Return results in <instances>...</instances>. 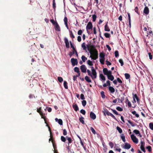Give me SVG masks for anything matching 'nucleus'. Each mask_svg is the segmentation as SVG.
Listing matches in <instances>:
<instances>
[{"mask_svg": "<svg viewBox=\"0 0 153 153\" xmlns=\"http://www.w3.org/2000/svg\"><path fill=\"white\" fill-rule=\"evenodd\" d=\"M87 49L90 53V57L92 59L96 60L98 58V51L96 48H87Z\"/></svg>", "mask_w": 153, "mask_h": 153, "instance_id": "f257e3e1", "label": "nucleus"}, {"mask_svg": "<svg viewBox=\"0 0 153 153\" xmlns=\"http://www.w3.org/2000/svg\"><path fill=\"white\" fill-rule=\"evenodd\" d=\"M91 68L92 71L91 73L88 69L87 70V72L88 75L90 76L93 80H94L97 77V73L93 66H91Z\"/></svg>", "mask_w": 153, "mask_h": 153, "instance_id": "f03ea898", "label": "nucleus"}, {"mask_svg": "<svg viewBox=\"0 0 153 153\" xmlns=\"http://www.w3.org/2000/svg\"><path fill=\"white\" fill-rule=\"evenodd\" d=\"M103 72L104 75L107 76L108 79L112 81L114 79L113 75H112V72L111 71H108L107 68L103 69Z\"/></svg>", "mask_w": 153, "mask_h": 153, "instance_id": "7ed1b4c3", "label": "nucleus"}, {"mask_svg": "<svg viewBox=\"0 0 153 153\" xmlns=\"http://www.w3.org/2000/svg\"><path fill=\"white\" fill-rule=\"evenodd\" d=\"M64 41L66 48H69L70 44L71 48H74L73 44L72 43L71 41L69 42L67 38L65 37L64 38Z\"/></svg>", "mask_w": 153, "mask_h": 153, "instance_id": "20e7f679", "label": "nucleus"}, {"mask_svg": "<svg viewBox=\"0 0 153 153\" xmlns=\"http://www.w3.org/2000/svg\"><path fill=\"white\" fill-rule=\"evenodd\" d=\"M153 35V32L151 30V28L150 27H148V30L146 32V33L144 34L143 35V36L145 37L146 36V38L148 37V38H149V36H152Z\"/></svg>", "mask_w": 153, "mask_h": 153, "instance_id": "39448f33", "label": "nucleus"}, {"mask_svg": "<svg viewBox=\"0 0 153 153\" xmlns=\"http://www.w3.org/2000/svg\"><path fill=\"white\" fill-rule=\"evenodd\" d=\"M92 27L93 25L92 23L91 22H89L87 24V25L86 27V30L87 31V32L88 33V34H91L92 33V31H91V32H90L88 31V30H89L91 29L92 30Z\"/></svg>", "mask_w": 153, "mask_h": 153, "instance_id": "423d86ee", "label": "nucleus"}, {"mask_svg": "<svg viewBox=\"0 0 153 153\" xmlns=\"http://www.w3.org/2000/svg\"><path fill=\"white\" fill-rule=\"evenodd\" d=\"M131 140L134 143L136 144L138 143V139L134 134H131Z\"/></svg>", "mask_w": 153, "mask_h": 153, "instance_id": "0eeeda50", "label": "nucleus"}, {"mask_svg": "<svg viewBox=\"0 0 153 153\" xmlns=\"http://www.w3.org/2000/svg\"><path fill=\"white\" fill-rule=\"evenodd\" d=\"M71 62L72 63V65L73 66L78 64V61L77 59L72 58L71 59Z\"/></svg>", "mask_w": 153, "mask_h": 153, "instance_id": "6e6552de", "label": "nucleus"}, {"mask_svg": "<svg viewBox=\"0 0 153 153\" xmlns=\"http://www.w3.org/2000/svg\"><path fill=\"white\" fill-rule=\"evenodd\" d=\"M55 30L58 31H60L61 30L57 22H56V24L54 25Z\"/></svg>", "mask_w": 153, "mask_h": 153, "instance_id": "1a4fd4ad", "label": "nucleus"}, {"mask_svg": "<svg viewBox=\"0 0 153 153\" xmlns=\"http://www.w3.org/2000/svg\"><path fill=\"white\" fill-rule=\"evenodd\" d=\"M73 50L72 51L70 52L69 53V55L70 56V57H71V56L75 53H76V54L77 55V56H78V54L77 52V51L76 50V48H73Z\"/></svg>", "mask_w": 153, "mask_h": 153, "instance_id": "9d476101", "label": "nucleus"}, {"mask_svg": "<svg viewBox=\"0 0 153 153\" xmlns=\"http://www.w3.org/2000/svg\"><path fill=\"white\" fill-rule=\"evenodd\" d=\"M80 69L81 71L83 73L86 72L87 68L85 65H82L80 66Z\"/></svg>", "mask_w": 153, "mask_h": 153, "instance_id": "9b49d317", "label": "nucleus"}, {"mask_svg": "<svg viewBox=\"0 0 153 153\" xmlns=\"http://www.w3.org/2000/svg\"><path fill=\"white\" fill-rule=\"evenodd\" d=\"M149 50L147 49V51L148 52L149 58L150 60L152 59V55L151 52H152L151 48H149Z\"/></svg>", "mask_w": 153, "mask_h": 153, "instance_id": "f8f14e48", "label": "nucleus"}, {"mask_svg": "<svg viewBox=\"0 0 153 153\" xmlns=\"http://www.w3.org/2000/svg\"><path fill=\"white\" fill-rule=\"evenodd\" d=\"M90 117L93 120H95L96 118V115L92 111H91L90 114Z\"/></svg>", "mask_w": 153, "mask_h": 153, "instance_id": "ddd939ff", "label": "nucleus"}, {"mask_svg": "<svg viewBox=\"0 0 153 153\" xmlns=\"http://www.w3.org/2000/svg\"><path fill=\"white\" fill-rule=\"evenodd\" d=\"M64 21L65 23V26L67 27V29H69V27L68 25V19L65 16L64 19Z\"/></svg>", "mask_w": 153, "mask_h": 153, "instance_id": "4468645a", "label": "nucleus"}, {"mask_svg": "<svg viewBox=\"0 0 153 153\" xmlns=\"http://www.w3.org/2000/svg\"><path fill=\"white\" fill-rule=\"evenodd\" d=\"M72 107L75 111H76L79 110V108L76 104L74 103L73 104Z\"/></svg>", "mask_w": 153, "mask_h": 153, "instance_id": "2eb2a0df", "label": "nucleus"}, {"mask_svg": "<svg viewBox=\"0 0 153 153\" xmlns=\"http://www.w3.org/2000/svg\"><path fill=\"white\" fill-rule=\"evenodd\" d=\"M149 12V8L147 7H145L143 10V13L146 14H148Z\"/></svg>", "mask_w": 153, "mask_h": 153, "instance_id": "dca6fc26", "label": "nucleus"}, {"mask_svg": "<svg viewBox=\"0 0 153 153\" xmlns=\"http://www.w3.org/2000/svg\"><path fill=\"white\" fill-rule=\"evenodd\" d=\"M131 146L130 144L127 143H125L124 148L125 149H129L131 148Z\"/></svg>", "mask_w": 153, "mask_h": 153, "instance_id": "f3484780", "label": "nucleus"}, {"mask_svg": "<svg viewBox=\"0 0 153 153\" xmlns=\"http://www.w3.org/2000/svg\"><path fill=\"white\" fill-rule=\"evenodd\" d=\"M108 22H107L104 26V30L106 31H110V29L108 25Z\"/></svg>", "mask_w": 153, "mask_h": 153, "instance_id": "a211bd4d", "label": "nucleus"}, {"mask_svg": "<svg viewBox=\"0 0 153 153\" xmlns=\"http://www.w3.org/2000/svg\"><path fill=\"white\" fill-rule=\"evenodd\" d=\"M87 48H95L91 42H90L89 43H88L87 45Z\"/></svg>", "mask_w": 153, "mask_h": 153, "instance_id": "6ab92c4d", "label": "nucleus"}, {"mask_svg": "<svg viewBox=\"0 0 153 153\" xmlns=\"http://www.w3.org/2000/svg\"><path fill=\"white\" fill-rule=\"evenodd\" d=\"M109 91L111 93H113L115 92V89L111 86H109L108 88Z\"/></svg>", "mask_w": 153, "mask_h": 153, "instance_id": "aec40b11", "label": "nucleus"}, {"mask_svg": "<svg viewBox=\"0 0 153 153\" xmlns=\"http://www.w3.org/2000/svg\"><path fill=\"white\" fill-rule=\"evenodd\" d=\"M132 95H133V98L134 99H136L137 100V102L139 101L140 100L139 98L137 97V96L136 94H134V93H133Z\"/></svg>", "mask_w": 153, "mask_h": 153, "instance_id": "412c9836", "label": "nucleus"}, {"mask_svg": "<svg viewBox=\"0 0 153 153\" xmlns=\"http://www.w3.org/2000/svg\"><path fill=\"white\" fill-rule=\"evenodd\" d=\"M85 79L88 82H91V81L90 78L88 76H86L85 77Z\"/></svg>", "mask_w": 153, "mask_h": 153, "instance_id": "4be33fe9", "label": "nucleus"}, {"mask_svg": "<svg viewBox=\"0 0 153 153\" xmlns=\"http://www.w3.org/2000/svg\"><path fill=\"white\" fill-rule=\"evenodd\" d=\"M42 110V108L41 107H40L38 109H37V111L39 113L40 115H42L43 114V113L41 111Z\"/></svg>", "mask_w": 153, "mask_h": 153, "instance_id": "5701e85b", "label": "nucleus"}, {"mask_svg": "<svg viewBox=\"0 0 153 153\" xmlns=\"http://www.w3.org/2000/svg\"><path fill=\"white\" fill-rule=\"evenodd\" d=\"M69 33L70 37L72 39V40H73V39L75 38V36L72 31L71 30V31H70Z\"/></svg>", "mask_w": 153, "mask_h": 153, "instance_id": "b1692460", "label": "nucleus"}, {"mask_svg": "<svg viewBox=\"0 0 153 153\" xmlns=\"http://www.w3.org/2000/svg\"><path fill=\"white\" fill-rule=\"evenodd\" d=\"M63 85L65 88L66 89L68 88V87L67 85V83L66 81H64L63 83Z\"/></svg>", "mask_w": 153, "mask_h": 153, "instance_id": "393cba45", "label": "nucleus"}, {"mask_svg": "<svg viewBox=\"0 0 153 153\" xmlns=\"http://www.w3.org/2000/svg\"><path fill=\"white\" fill-rule=\"evenodd\" d=\"M105 54L103 53H101L100 54V58H105Z\"/></svg>", "mask_w": 153, "mask_h": 153, "instance_id": "a878e982", "label": "nucleus"}, {"mask_svg": "<svg viewBox=\"0 0 153 153\" xmlns=\"http://www.w3.org/2000/svg\"><path fill=\"white\" fill-rule=\"evenodd\" d=\"M66 138L67 140H68L69 143H72V140L71 138L70 137H69L67 136L66 137Z\"/></svg>", "mask_w": 153, "mask_h": 153, "instance_id": "bb28decb", "label": "nucleus"}, {"mask_svg": "<svg viewBox=\"0 0 153 153\" xmlns=\"http://www.w3.org/2000/svg\"><path fill=\"white\" fill-rule=\"evenodd\" d=\"M136 112L135 111H132L131 113L134 115H135V116L137 117L138 118L139 117V114H136Z\"/></svg>", "mask_w": 153, "mask_h": 153, "instance_id": "cd10ccee", "label": "nucleus"}, {"mask_svg": "<svg viewBox=\"0 0 153 153\" xmlns=\"http://www.w3.org/2000/svg\"><path fill=\"white\" fill-rule=\"evenodd\" d=\"M84 117H80L79 118V120L80 122L82 124H85V122L84 120Z\"/></svg>", "mask_w": 153, "mask_h": 153, "instance_id": "c85d7f7f", "label": "nucleus"}, {"mask_svg": "<svg viewBox=\"0 0 153 153\" xmlns=\"http://www.w3.org/2000/svg\"><path fill=\"white\" fill-rule=\"evenodd\" d=\"M100 76L102 80H103V81H105V77L102 74H100Z\"/></svg>", "mask_w": 153, "mask_h": 153, "instance_id": "c756f323", "label": "nucleus"}, {"mask_svg": "<svg viewBox=\"0 0 153 153\" xmlns=\"http://www.w3.org/2000/svg\"><path fill=\"white\" fill-rule=\"evenodd\" d=\"M125 78L126 79H129L130 78V75L128 73H126L125 74Z\"/></svg>", "mask_w": 153, "mask_h": 153, "instance_id": "7c9ffc66", "label": "nucleus"}, {"mask_svg": "<svg viewBox=\"0 0 153 153\" xmlns=\"http://www.w3.org/2000/svg\"><path fill=\"white\" fill-rule=\"evenodd\" d=\"M53 7L54 10H55L56 7V4L55 2V0H53Z\"/></svg>", "mask_w": 153, "mask_h": 153, "instance_id": "2f4dec72", "label": "nucleus"}, {"mask_svg": "<svg viewBox=\"0 0 153 153\" xmlns=\"http://www.w3.org/2000/svg\"><path fill=\"white\" fill-rule=\"evenodd\" d=\"M105 58H100V63L104 65V61H105Z\"/></svg>", "mask_w": 153, "mask_h": 153, "instance_id": "473e14b6", "label": "nucleus"}, {"mask_svg": "<svg viewBox=\"0 0 153 153\" xmlns=\"http://www.w3.org/2000/svg\"><path fill=\"white\" fill-rule=\"evenodd\" d=\"M87 64L90 66H92L93 65V64L92 63V62L90 60H88L87 61Z\"/></svg>", "mask_w": 153, "mask_h": 153, "instance_id": "72a5a7b5", "label": "nucleus"}, {"mask_svg": "<svg viewBox=\"0 0 153 153\" xmlns=\"http://www.w3.org/2000/svg\"><path fill=\"white\" fill-rule=\"evenodd\" d=\"M104 35L107 38H109L110 36V34L109 33H105L104 34Z\"/></svg>", "mask_w": 153, "mask_h": 153, "instance_id": "f704fd0d", "label": "nucleus"}, {"mask_svg": "<svg viewBox=\"0 0 153 153\" xmlns=\"http://www.w3.org/2000/svg\"><path fill=\"white\" fill-rule=\"evenodd\" d=\"M121 138L124 142H126L125 136L123 134H122L121 136Z\"/></svg>", "mask_w": 153, "mask_h": 153, "instance_id": "c9c22d12", "label": "nucleus"}, {"mask_svg": "<svg viewBox=\"0 0 153 153\" xmlns=\"http://www.w3.org/2000/svg\"><path fill=\"white\" fill-rule=\"evenodd\" d=\"M81 59L82 61L84 62L87 59V58L84 55L82 56Z\"/></svg>", "mask_w": 153, "mask_h": 153, "instance_id": "e433bc0d", "label": "nucleus"}, {"mask_svg": "<svg viewBox=\"0 0 153 153\" xmlns=\"http://www.w3.org/2000/svg\"><path fill=\"white\" fill-rule=\"evenodd\" d=\"M117 129L120 133H121L122 132V130L119 126L117 127Z\"/></svg>", "mask_w": 153, "mask_h": 153, "instance_id": "4c0bfd02", "label": "nucleus"}, {"mask_svg": "<svg viewBox=\"0 0 153 153\" xmlns=\"http://www.w3.org/2000/svg\"><path fill=\"white\" fill-rule=\"evenodd\" d=\"M61 141L64 142H65L66 141V138L63 136H61Z\"/></svg>", "mask_w": 153, "mask_h": 153, "instance_id": "58836bf2", "label": "nucleus"}, {"mask_svg": "<svg viewBox=\"0 0 153 153\" xmlns=\"http://www.w3.org/2000/svg\"><path fill=\"white\" fill-rule=\"evenodd\" d=\"M143 33L144 35V34L146 33V32L148 30V29L146 27H145L143 28Z\"/></svg>", "mask_w": 153, "mask_h": 153, "instance_id": "ea45409f", "label": "nucleus"}, {"mask_svg": "<svg viewBox=\"0 0 153 153\" xmlns=\"http://www.w3.org/2000/svg\"><path fill=\"white\" fill-rule=\"evenodd\" d=\"M140 144H141L140 148H142L144 147L145 145V142H143V141L141 140L140 142Z\"/></svg>", "mask_w": 153, "mask_h": 153, "instance_id": "a19ab883", "label": "nucleus"}, {"mask_svg": "<svg viewBox=\"0 0 153 153\" xmlns=\"http://www.w3.org/2000/svg\"><path fill=\"white\" fill-rule=\"evenodd\" d=\"M97 18V16L95 14H94L92 15L93 21L94 22L95 21L96 19Z\"/></svg>", "mask_w": 153, "mask_h": 153, "instance_id": "79ce46f5", "label": "nucleus"}, {"mask_svg": "<svg viewBox=\"0 0 153 153\" xmlns=\"http://www.w3.org/2000/svg\"><path fill=\"white\" fill-rule=\"evenodd\" d=\"M74 71L77 73H79L80 72L79 68L77 67H75L74 68Z\"/></svg>", "mask_w": 153, "mask_h": 153, "instance_id": "37998d69", "label": "nucleus"}, {"mask_svg": "<svg viewBox=\"0 0 153 153\" xmlns=\"http://www.w3.org/2000/svg\"><path fill=\"white\" fill-rule=\"evenodd\" d=\"M111 111H112L115 114L118 115H120V114H119L115 110H113L112 109H111Z\"/></svg>", "mask_w": 153, "mask_h": 153, "instance_id": "c03bdc74", "label": "nucleus"}, {"mask_svg": "<svg viewBox=\"0 0 153 153\" xmlns=\"http://www.w3.org/2000/svg\"><path fill=\"white\" fill-rule=\"evenodd\" d=\"M149 127L152 130H153V123H150L149 124Z\"/></svg>", "mask_w": 153, "mask_h": 153, "instance_id": "a18cd8bd", "label": "nucleus"}, {"mask_svg": "<svg viewBox=\"0 0 153 153\" xmlns=\"http://www.w3.org/2000/svg\"><path fill=\"white\" fill-rule=\"evenodd\" d=\"M134 10L135 11L137 14H138V15H140V13L139 12H138V7H135L134 9Z\"/></svg>", "mask_w": 153, "mask_h": 153, "instance_id": "49530a36", "label": "nucleus"}, {"mask_svg": "<svg viewBox=\"0 0 153 153\" xmlns=\"http://www.w3.org/2000/svg\"><path fill=\"white\" fill-rule=\"evenodd\" d=\"M52 144H53V148L54 149L56 150V145L55 141L53 142Z\"/></svg>", "mask_w": 153, "mask_h": 153, "instance_id": "de8ad7c7", "label": "nucleus"}, {"mask_svg": "<svg viewBox=\"0 0 153 153\" xmlns=\"http://www.w3.org/2000/svg\"><path fill=\"white\" fill-rule=\"evenodd\" d=\"M80 143L81 144V145L84 148V149L85 150H86V148L84 146L83 143V142L82 140H81V141H80Z\"/></svg>", "mask_w": 153, "mask_h": 153, "instance_id": "09e8293b", "label": "nucleus"}, {"mask_svg": "<svg viewBox=\"0 0 153 153\" xmlns=\"http://www.w3.org/2000/svg\"><path fill=\"white\" fill-rule=\"evenodd\" d=\"M101 97L102 98H105V93L104 91H102L101 92Z\"/></svg>", "mask_w": 153, "mask_h": 153, "instance_id": "8fccbe9b", "label": "nucleus"}, {"mask_svg": "<svg viewBox=\"0 0 153 153\" xmlns=\"http://www.w3.org/2000/svg\"><path fill=\"white\" fill-rule=\"evenodd\" d=\"M58 80L60 82H62L63 81L62 78L61 77H58Z\"/></svg>", "mask_w": 153, "mask_h": 153, "instance_id": "3c124183", "label": "nucleus"}, {"mask_svg": "<svg viewBox=\"0 0 153 153\" xmlns=\"http://www.w3.org/2000/svg\"><path fill=\"white\" fill-rule=\"evenodd\" d=\"M133 132L136 135L140 133L139 131L138 130L136 129L134 130Z\"/></svg>", "mask_w": 153, "mask_h": 153, "instance_id": "603ef678", "label": "nucleus"}, {"mask_svg": "<svg viewBox=\"0 0 153 153\" xmlns=\"http://www.w3.org/2000/svg\"><path fill=\"white\" fill-rule=\"evenodd\" d=\"M82 104L83 106H85L86 104V101L85 100H83L82 101Z\"/></svg>", "mask_w": 153, "mask_h": 153, "instance_id": "864d4df0", "label": "nucleus"}, {"mask_svg": "<svg viewBox=\"0 0 153 153\" xmlns=\"http://www.w3.org/2000/svg\"><path fill=\"white\" fill-rule=\"evenodd\" d=\"M58 123L59 124L61 125H62L63 124V122L62 119H59L58 121Z\"/></svg>", "mask_w": 153, "mask_h": 153, "instance_id": "5fc2aeb1", "label": "nucleus"}, {"mask_svg": "<svg viewBox=\"0 0 153 153\" xmlns=\"http://www.w3.org/2000/svg\"><path fill=\"white\" fill-rule=\"evenodd\" d=\"M119 62L121 64V65L123 66L124 64L123 61L122 59H120L119 60Z\"/></svg>", "mask_w": 153, "mask_h": 153, "instance_id": "6e6d98bb", "label": "nucleus"}, {"mask_svg": "<svg viewBox=\"0 0 153 153\" xmlns=\"http://www.w3.org/2000/svg\"><path fill=\"white\" fill-rule=\"evenodd\" d=\"M91 130L93 134H96V132L95 131L92 127H91Z\"/></svg>", "mask_w": 153, "mask_h": 153, "instance_id": "4d7b16f0", "label": "nucleus"}, {"mask_svg": "<svg viewBox=\"0 0 153 153\" xmlns=\"http://www.w3.org/2000/svg\"><path fill=\"white\" fill-rule=\"evenodd\" d=\"M116 108L117 110L119 111H123V109L120 107H117Z\"/></svg>", "mask_w": 153, "mask_h": 153, "instance_id": "13d9d810", "label": "nucleus"}, {"mask_svg": "<svg viewBox=\"0 0 153 153\" xmlns=\"http://www.w3.org/2000/svg\"><path fill=\"white\" fill-rule=\"evenodd\" d=\"M114 54L115 57H117L119 55L118 51H115L114 52Z\"/></svg>", "mask_w": 153, "mask_h": 153, "instance_id": "bf43d9fd", "label": "nucleus"}, {"mask_svg": "<svg viewBox=\"0 0 153 153\" xmlns=\"http://www.w3.org/2000/svg\"><path fill=\"white\" fill-rule=\"evenodd\" d=\"M67 133L66 130L65 129H63V135H64V136H66V135H67Z\"/></svg>", "mask_w": 153, "mask_h": 153, "instance_id": "052dcab7", "label": "nucleus"}, {"mask_svg": "<svg viewBox=\"0 0 153 153\" xmlns=\"http://www.w3.org/2000/svg\"><path fill=\"white\" fill-rule=\"evenodd\" d=\"M128 123L131 125L132 126L134 127L135 126V125L134 124L132 123V122H131V121L130 120H128Z\"/></svg>", "mask_w": 153, "mask_h": 153, "instance_id": "680f3d73", "label": "nucleus"}, {"mask_svg": "<svg viewBox=\"0 0 153 153\" xmlns=\"http://www.w3.org/2000/svg\"><path fill=\"white\" fill-rule=\"evenodd\" d=\"M80 113H81L83 115H85L86 113V112L85 111L84 109H81L80 110Z\"/></svg>", "mask_w": 153, "mask_h": 153, "instance_id": "e2e57ef3", "label": "nucleus"}, {"mask_svg": "<svg viewBox=\"0 0 153 153\" xmlns=\"http://www.w3.org/2000/svg\"><path fill=\"white\" fill-rule=\"evenodd\" d=\"M109 146L111 147V148H112L114 146V144L112 142H109Z\"/></svg>", "mask_w": 153, "mask_h": 153, "instance_id": "0e129e2a", "label": "nucleus"}, {"mask_svg": "<svg viewBox=\"0 0 153 153\" xmlns=\"http://www.w3.org/2000/svg\"><path fill=\"white\" fill-rule=\"evenodd\" d=\"M146 148L148 149L149 152H151L152 151V148L151 146H147Z\"/></svg>", "mask_w": 153, "mask_h": 153, "instance_id": "69168bd1", "label": "nucleus"}, {"mask_svg": "<svg viewBox=\"0 0 153 153\" xmlns=\"http://www.w3.org/2000/svg\"><path fill=\"white\" fill-rule=\"evenodd\" d=\"M50 21L53 25H54L56 22H55L53 19H50Z\"/></svg>", "mask_w": 153, "mask_h": 153, "instance_id": "338daca9", "label": "nucleus"}, {"mask_svg": "<svg viewBox=\"0 0 153 153\" xmlns=\"http://www.w3.org/2000/svg\"><path fill=\"white\" fill-rule=\"evenodd\" d=\"M82 31L81 30H79L78 32V34L79 35H81L82 34Z\"/></svg>", "mask_w": 153, "mask_h": 153, "instance_id": "774afa93", "label": "nucleus"}]
</instances>
